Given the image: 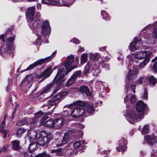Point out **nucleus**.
Masks as SVG:
<instances>
[{"mask_svg":"<svg viewBox=\"0 0 157 157\" xmlns=\"http://www.w3.org/2000/svg\"><path fill=\"white\" fill-rule=\"evenodd\" d=\"M146 106V105L141 101L137 102L136 105V109L138 112L130 109L127 113L126 118L128 122L133 123L143 118L142 114L139 112L144 111Z\"/></svg>","mask_w":157,"mask_h":157,"instance_id":"f257e3e1","label":"nucleus"},{"mask_svg":"<svg viewBox=\"0 0 157 157\" xmlns=\"http://www.w3.org/2000/svg\"><path fill=\"white\" fill-rule=\"evenodd\" d=\"M152 55V53L149 51H140L134 53H133L132 55V56H128L127 57L129 59V63L128 64L130 63V69H132V62H135L136 63H138V61L137 60H134L133 61V59L132 57H134L136 59L139 60H142L146 58H150V57Z\"/></svg>","mask_w":157,"mask_h":157,"instance_id":"f03ea898","label":"nucleus"},{"mask_svg":"<svg viewBox=\"0 0 157 157\" xmlns=\"http://www.w3.org/2000/svg\"><path fill=\"white\" fill-rule=\"evenodd\" d=\"M130 63L128 65V68L129 70V73L126 77V82L127 83L128 86L129 87L130 86L132 90L134 93H135V89L136 87L135 84L131 85L132 84V81H133V78H134L136 75H137L139 73L138 70L137 69V67L133 66L132 67L133 69H130Z\"/></svg>","mask_w":157,"mask_h":157,"instance_id":"7ed1b4c3","label":"nucleus"},{"mask_svg":"<svg viewBox=\"0 0 157 157\" xmlns=\"http://www.w3.org/2000/svg\"><path fill=\"white\" fill-rule=\"evenodd\" d=\"M50 141H52V136L51 135H46L45 131H42L39 134V136L36 140L37 144L40 145L46 146Z\"/></svg>","mask_w":157,"mask_h":157,"instance_id":"20e7f679","label":"nucleus"},{"mask_svg":"<svg viewBox=\"0 0 157 157\" xmlns=\"http://www.w3.org/2000/svg\"><path fill=\"white\" fill-rule=\"evenodd\" d=\"M70 139V135L69 133L67 132L65 133L63 139L57 138L55 140V142H53L52 144L53 147H60L65 144Z\"/></svg>","mask_w":157,"mask_h":157,"instance_id":"39448f33","label":"nucleus"},{"mask_svg":"<svg viewBox=\"0 0 157 157\" xmlns=\"http://www.w3.org/2000/svg\"><path fill=\"white\" fill-rule=\"evenodd\" d=\"M56 50L55 52H53L52 54V55L49 56L47 57L44 59H42L38 60L36 62H35L34 63L31 64L27 69L26 71L29 70L33 67H36L38 65L42 63L45 62H48L50 61L51 59H52L56 53Z\"/></svg>","mask_w":157,"mask_h":157,"instance_id":"423d86ee","label":"nucleus"},{"mask_svg":"<svg viewBox=\"0 0 157 157\" xmlns=\"http://www.w3.org/2000/svg\"><path fill=\"white\" fill-rule=\"evenodd\" d=\"M37 120L33 119L32 118H24L22 120H20L17 123L19 126H21L24 124H27L31 128H33L36 125Z\"/></svg>","mask_w":157,"mask_h":157,"instance_id":"0eeeda50","label":"nucleus"},{"mask_svg":"<svg viewBox=\"0 0 157 157\" xmlns=\"http://www.w3.org/2000/svg\"><path fill=\"white\" fill-rule=\"evenodd\" d=\"M74 60V57L73 55H70L67 57L66 61L64 64V67L66 70L65 75L76 67H72V64L73 63Z\"/></svg>","mask_w":157,"mask_h":157,"instance_id":"6e6552de","label":"nucleus"},{"mask_svg":"<svg viewBox=\"0 0 157 157\" xmlns=\"http://www.w3.org/2000/svg\"><path fill=\"white\" fill-rule=\"evenodd\" d=\"M65 71L63 68L62 67L58 69V72L53 79V82L59 85H61L63 78L65 76Z\"/></svg>","mask_w":157,"mask_h":157,"instance_id":"1a4fd4ad","label":"nucleus"},{"mask_svg":"<svg viewBox=\"0 0 157 157\" xmlns=\"http://www.w3.org/2000/svg\"><path fill=\"white\" fill-rule=\"evenodd\" d=\"M136 100V97L132 94H129L127 95L124 98V103L126 105V109L127 112L130 109L129 106L130 104L134 103Z\"/></svg>","mask_w":157,"mask_h":157,"instance_id":"9d476101","label":"nucleus"},{"mask_svg":"<svg viewBox=\"0 0 157 157\" xmlns=\"http://www.w3.org/2000/svg\"><path fill=\"white\" fill-rule=\"evenodd\" d=\"M73 110L70 114L73 117H77L83 115L85 113V109L82 107H76Z\"/></svg>","mask_w":157,"mask_h":157,"instance_id":"9b49d317","label":"nucleus"},{"mask_svg":"<svg viewBox=\"0 0 157 157\" xmlns=\"http://www.w3.org/2000/svg\"><path fill=\"white\" fill-rule=\"evenodd\" d=\"M65 94L64 92L59 93L52 99L48 101V105L52 106L56 104L59 102L60 99Z\"/></svg>","mask_w":157,"mask_h":157,"instance_id":"f8f14e48","label":"nucleus"},{"mask_svg":"<svg viewBox=\"0 0 157 157\" xmlns=\"http://www.w3.org/2000/svg\"><path fill=\"white\" fill-rule=\"evenodd\" d=\"M35 6H32L29 7L27 10V19L28 21L33 20L34 17L35 12Z\"/></svg>","mask_w":157,"mask_h":157,"instance_id":"ddd939ff","label":"nucleus"},{"mask_svg":"<svg viewBox=\"0 0 157 157\" xmlns=\"http://www.w3.org/2000/svg\"><path fill=\"white\" fill-rule=\"evenodd\" d=\"M41 30L43 33L45 35H49L51 33V28L49 22L44 21L42 24Z\"/></svg>","mask_w":157,"mask_h":157,"instance_id":"4468645a","label":"nucleus"},{"mask_svg":"<svg viewBox=\"0 0 157 157\" xmlns=\"http://www.w3.org/2000/svg\"><path fill=\"white\" fill-rule=\"evenodd\" d=\"M42 3L46 4H49L52 5H57L60 6L62 5H67L68 4L63 3V2H60L59 0H42Z\"/></svg>","mask_w":157,"mask_h":157,"instance_id":"2eb2a0df","label":"nucleus"},{"mask_svg":"<svg viewBox=\"0 0 157 157\" xmlns=\"http://www.w3.org/2000/svg\"><path fill=\"white\" fill-rule=\"evenodd\" d=\"M30 28L32 30H35L40 27L41 22L40 20H35L33 22L32 20L28 21Z\"/></svg>","mask_w":157,"mask_h":157,"instance_id":"dca6fc26","label":"nucleus"},{"mask_svg":"<svg viewBox=\"0 0 157 157\" xmlns=\"http://www.w3.org/2000/svg\"><path fill=\"white\" fill-rule=\"evenodd\" d=\"M87 104V103L86 102H85L81 101L78 100L75 101V103L71 104L70 105H65L64 108H67L69 109H73L74 108L76 105L82 107L84 106L85 107Z\"/></svg>","mask_w":157,"mask_h":157,"instance_id":"f3484780","label":"nucleus"},{"mask_svg":"<svg viewBox=\"0 0 157 157\" xmlns=\"http://www.w3.org/2000/svg\"><path fill=\"white\" fill-rule=\"evenodd\" d=\"M126 143V140L124 138H122L119 142V146L116 147L117 150L118 151L122 152L124 151L126 149L125 146Z\"/></svg>","mask_w":157,"mask_h":157,"instance_id":"a211bd4d","label":"nucleus"},{"mask_svg":"<svg viewBox=\"0 0 157 157\" xmlns=\"http://www.w3.org/2000/svg\"><path fill=\"white\" fill-rule=\"evenodd\" d=\"M14 39V36L7 38L6 40V47L8 50L12 51L14 49V47L13 44V41Z\"/></svg>","mask_w":157,"mask_h":157,"instance_id":"6ab92c4d","label":"nucleus"},{"mask_svg":"<svg viewBox=\"0 0 157 157\" xmlns=\"http://www.w3.org/2000/svg\"><path fill=\"white\" fill-rule=\"evenodd\" d=\"M81 73V71H78L75 72L71 76V78L68 80L66 83V86H69L75 82V79L77 77L79 76Z\"/></svg>","mask_w":157,"mask_h":157,"instance_id":"aec40b11","label":"nucleus"},{"mask_svg":"<svg viewBox=\"0 0 157 157\" xmlns=\"http://www.w3.org/2000/svg\"><path fill=\"white\" fill-rule=\"evenodd\" d=\"M60 117L59 118L55 119L54 121V127L56 128H60L63 124V119L61 117V116L59 115Z\"/></svg>","mask_w":157,"mask_h":157,"instance_id":"412c9836","label":"nucleus"},{"mask_svg":"<svg viewBox=\"0 0 157 157\" xmlns=\"http://www.w3.org/2000/svg\"><path fill=\"white\" fill-rule=\"evenodd\" d=\"M144 140L149 144L153 145L156 143L155 138L153 136L146 135L144 136Z\"/></svg>","mask_w":157,"mask_h":157,"instance_id":"4be33fe9","label":"nucleus"},{"mask_svg":"<svg viewBox=\"0 0 157 157\" xmlns=\"http://www.w3.org/2000/svg\"><path fill=\"white\" fill-rule=\"evenodd\" d=\"M144 140L149 144L153 145L156 143L155 138L153 136L146 135L144 136Z\"/></svg>","mask_w":157,"mask_h":157,"instance_id":"5701e85b","label":"nucleus"},{"mask_svg":"<svg viewBox=\"0 0 157 157\" xmlns=\"http://www.w3.org/2000/svg\"><path fill=\"white\" fill-rule=\"evenodd\" d=\"M36 147V144L34 142L31 143L30 144L29 147V152L28 153H25L24 155L26 157H32V154L31 153L33 152L35 149Z\"/></svg>","mask_w":157,"mask_h":157,"instance_id":"b1692460","label":"nucleus"},{"mask_svg":"<svg viewBox=\"0 0 157 157\" xmlns=\"http://www.w3.org/2000/svg\"><path fill=\"white\" fill-rule=\"evenodd\" d=\"M54 86V84L53 83H50L47 84L44 88L43 90L40 93V95H42L50 91Z\"/></svg>","mask_w":157,"mask_h":157,"instance_id":"393cba45","label":"nucleus"},{"mask_svg":"<svg viewBox=\"0 0 157 157\" xmlns=\"http://www.w3.org/2000/svg\"><path fill=\"white\" fill-rule=\"evenodd\" d=\"M79 92L81 93L82 94H86L87 96H90V95L89 88L86 86H81L79 89Z\"/></svg>","mask_w":157,"mask_h":157,"instance_id":"a878e982","label":"nucleus"},{"mask_svg":"<svg viewBox=\"0 0 157 157\" xmlns=\"http://www.w3.org/2000/svg\"><path fill=\"white\" fill-rule=\"evenodd\" d=\"M37 136V133L35 131H31L28 133L27 137L30 141H35Z\"/></svg>","mask_w":157,"mask_h":157,"instance_id":"bb28decb","label":"nucleus"},{"mask_svg":"<svg viewBox=\"0 0 157 157\" xmlns=\"http://www.w3.org/2000/svg\"><path fill=\"white\" fill-rule=\"evenodd\" d=\"M5 126V122L4 121L0 125V131L4 134L3 137L5 138L6 137L7 134L9 132V130L8 129L4 130L3 128Z\"/></svg>","mask_w":157,"mask_h":157,"instance_id":"cd10ccee","label":"nucleus"},{"mask_svg":"<svg viewBox=\"0 0 157 157\" xmlns=\"http://www.w3.org/2000/svg\"><path fill=\"white\" fill-rule=\"evenodd\" d=\"M146 78L148 79L150 85L154 86L157 83V79L153 76H147L146 77Z\"/></svg>","mask_w":157,"mask_h":157,"instance_id":"c85d7f7f","label":"nucleus"},{"mask_svg":"<svg viewBox=\"0 0 157 157\" xmlns=\"http://www.w3.org/2000/svg\"><path fill=\"white\" fill-rule=\"evenodd\" d=\"M12 146L13 149L15 150H19L21 148L20 142L17 140H15L12 142Z\"/></svg>","mask_w":157,"mask_h":157,"instance_id":"c756f323","label":"nucleus"},{"mask_svg":"<svg viewBox=\"0 0 157 157\" xmlns=\"http://www.w3.org/2000/svg\"><path fill=\"white\" fill-rule=\"evenodd\" d=\"M52 72V68L49 67L45 69L42 73V75L44 77H48L51 74Z\"/></svg>","mask_w":157,"mask_h":157,"instance_id":"7c9ffc66","label":"nucleus"},{"mask_svg":"<svg viewBox=\"0 0 157 157\" xmlns=\"http://www.w3.org/2000/svg\"><path fill=\"white\" fill-rule=\"evenodd\" d=\"M150 58H146L141 62L139 65V67L140 69L144 68L149 62Z\"/></svg>","mask_w":157,"mask_h":157,"instance_id":"2f4dec72","label":"nucleus"},{"mask_svg":"<svg viewBox=\"0 0 157 157\" xmlns=\"http://www.w3.org/2000/svg\"><path fill=\"white\" fill-rule=\"evenodd\" d=\"M88 54L84 53L83 54L81 57L80 63L82 65L85 63L87 60L88 57Z\"/></svg>","mask_w":157,"mask_h":157,"instance_id":"473e14b6","label":"nucleus"},{"mask_svg":"<svg viewBox=\"0 0 157 157\" xmlns=\"http://www.w3.org/2000/svg\"><path fill=\"white\" fill-rule=\"evenodd\" d=\"M52 153H55V155L58 156H61L63 155V152L62 151L61 149L60 148L57 150L53 149L51 151Z\"/></svg>","mask_w":157,"mask_h":157,"instance_id":"72a5a7b5","label":"nucleus"},{"mask_svg":"<svg viewBox=\"0 0 157 157\" xmlns=\"http://www.w3.org/2000/svg\"><path fill=\"white\" fill-rule=\"evenodd\" d=\"M43 114L44 113L43 112L41 111H39L36 113H35V117L33 118H32L37 120V122L36 123L37 124L39 121L38 119L40 118L43 115Z\"/></svg>","mask_w":157,"mask_h":157,"instance_id":"f704fd0d","label":"nucleus"},{"mask_svg":"<svg viewBox=\"0 0 157 157\" xmlns=\"http://www.w3.org/2000/svg\"><path fill=\"white\" fill-rule=\"evenodd\" d=\"M87 112L89 113H91L94 111V108L91 105H90L87 103L85 107Z\"/></svg>","mask_w":157,"mask_h":157,"instance_id":"c9c22d12","label":"nucleus"},{"mask_svg":"<svg viewBox=\"0 0 157 157\" xmlns=\"http://www.w3.org/2000/svg\"><path fill=\"white\" fill-rule=\"evenodd\" d=\"M26 131V129L21 128H19L17 130L16 134L17 136L20 137L21 136V134L24 133Z\"/></svg>","mask_w":157,"mask_h":157,"instance_id":"e433bc0d","label":"nucleus"},{"mask_svg":"<svg viewBox=\"0 0 157 157\" xmlns=\"http://www.w3.org/2000/svg\"><path fill=\"white\" fill-rule=\"evenodd\" d=\"M129 49L130 51H134L137 49V47L136 46V45H135V44L133 40L131 43H130L129 44Z\"/></svg>","mask_w":157,"mask_h":157,"instance_id":"4c0bfd02","label":"nucleus"},{"mask_svg":"<svg viewBox=\"0 0 157 157\" xmlns=\"http://www.w3.org/2000/svg\"><path fill=\"white\" fill-rule=\"evenodd\" d=\"M54 121L49 120L46 121L45 123V125L48 127H54Z\"/></svg>","mask_w":157,"mask_h":157,"instance_id":"58836bf2","label":"nucleus"},{"mask_svg":"<svg viewBox=\"0 0 157 157\" xmlns=\"http://www.w3.org/2000/svg\"><path fill=\"white\" fill-rule=\"evenodd\" d=\"M90 62H88L87 63L86 65L85 66L84 69L83 71V72L84 74H87L90 72Z\"/></svg>","mask_w":157,"mask_h":157,"instance_id":"ea45409f","label":"nucleus"},{"mask_svg":"<svg viewBox=\"0 0 157 157\" xmlns=\"http://www.w3.org/2000/svg\"><path fill=\"white\" fill-rule=\"evenodd\" d=\"M90 59L93 61L97 60L98 59V53H90Z\"/></svg>","mask_w":157,"mask_h":157,"instance_id":"a19ab883","label":"nucleus"},{"mask_svg":"<svg viewBox=\"0 0 157 157\" xmlns=\"http://www.w3.org/2000/svg\"><path fill=\"white\" fill-rule=\"evenodd\" d=\"M137 38V37H135L133 41L135 44V45H136L137 47V49L139 47L142 45V42L140 40H136V39Z\"/></svg>","mask_w":157,"mask_h":157,"instance_id":"79ce46f5","label":"nucleus"},{"mask_svg":"<svg viewBox=\"0 0 157 157\" xmlns=\"http://www.w3.org/2000/svg\"><path fill=\"white\" fill-rule=\"evenodd\" d=\"M75 0H59L60 2H63V3H67L68 4L67 5H62V6H68L70 5H72V2Z\"/></svg>","mask_w":157,"mask_h":157,"instance_id":"37998d69","label":"nucleus"},{"mask_svg":"<svg viewBox=\"0 0 157 157\" xmlns=\"http://www.w3.org/2000/svg\"><path fill=\"white\" fill-rule=\"evenodd\" d=\"M101 15L103 17V18L107 20L108 18V14L104 10H101Z\"/></svg>","mask_w":157,"mask_h":157,"instance_id":"c03bdc74","label":"nucleus"},{"mask_svg":"<svg viewBox=\"0 0 157 157\" xmlns=\"http://www.w3.org/2000/svg\"><path fill=\"white\" fill-rule=\"evenodd\" d=\"M73 145L74 149H77L80 146L81 142L79 141H76L73 144Z\"/></svg>","mask_w":157,"mask_h":157,"instance_id":"a18cd8bd","label":"nucleus"},{"mask_svg":"<svg viewBox=\"0 0 157 157\" xmlns=\"http://www.w3.org/2000/svg\"><path fill=\"white\" fill-rule=\"evenodd\" d=\"M35 157H50V155L49 154L44 152L37 155Z\"/></svg>","mask_w":157,"mask_h":157,"instance_id":"49530a36","label":"nucleus"},{"mask_svg":"<svg viewBox=\"0 0 157 157\" xmlns=\"http://www.w3.org/2000/svg\"><path fill=\"white\" fill-rule=\"evenodd\" d=\"M149 129V127L148 125H146L144 126L142 131V132L143 133H146L148 132Z\"/></svg>","mask_w":157,"mask_h":157,"instance_id":"de8ad7c7","label":"nucleus"},{"mask_svg":"<svg viewBox=\"0 0 157 157\" xmlns=\"http://www.w3.org/2000/svg\"><path fill=\"white\" fill-rule=\"evenodd\" d=\"M152 37L157 39V29H155L153 30L152 34Z\"/></svg>","mask_w":157,"mask_h":157,"instance_id":"09e8293b","label":"nucleus"},{"mask_svg":"<svg viewBox=\"0 0 157 157\" xmlns=\"http://www.w3.org/2000/svg\"><path fill=\"white\" fill-rule=\"evenodd\" d=\"M93 75L94 76H97L100 73V71L98 69H97L95 70H94L93 71Z\"/></svg>","mask_w":157,"mask_h":157,"instance_id":"8fccbe9b","label":"nucleus"},{"mask_svg":"<svg viewBox=\"0 0 157 157\" xmlns=\"http://www.w3.org/2000/svg\"><path fill=\"white\" fill-rule=\"evenodd\" d=\"M157 61L155 62L154 64H153V70L154 72L155 73L157 72Z\"/></svg>","mask_w":157,"mask_h":157,"instance_id":"3c124183","label":"nucleus"},{"mask_svg":"<svg viewBox=\"0 0 157 157\" xmlns=\"http://www.w3.org/2000/svg\"><path fill=\"white\" fill-rule=\"evenodd\" d=\"M143 98L147 100V92L145 89L144 92L143 96Z\"/></svg>","mask_w":157,"mask_h":157,"instance_id":"603ef678","label":"nucleus"},{"mask_svg":"<svg viewBox=\"0 0 157 157\" xmlns=\"http://www.w3.org/2000/svg\"><path fill=\"white\" fill-rule=\"evenodd\" d=\"M102 68H104L106 70L109 69V65L108 63L104 64L102 67Z\"/></svg>","mask_w":157,"mask_h":157,"instance_id":"864d4df0","label":"nucleus"},{"mask_svg":"<svg viewBox=\"0 0 157 157\" xmlns=\"http://www.w3.org/2000/svg\"><path fill=\"white\" fill-rule=\"evenodd\" d=\"M32 78V76L31 75H27L25 78V81H27L28 82L29 80L30 81L29 79H31Z\"/></svg>","mask_w":157,"mask_h":157,"instance_id":"5fc2aeb1","label":"nucleus"},{"mask_svg":"<svg viewBox=\"0 0 157 157\" xmlns=\"http://www.w3.org/2000/svg\"><path fill=\"white\" fill-rule=\"evenodd\" d=\"M72 42L76 44H78L80 42L76 38H74L73 39Z\"/></svg>","mask_w":157,"mask_h":157,"instance_id":"6e6d98bb","label":"nucleus"},{"mask_svg":"<svg viewBox=\"0 0 157 157\" xmlns=\"http://www.w3.org/2000/svg\"><path fill=\"white\" fill-rule=\"evenodd\" d=\"M143 78L141 76L138 79V81L139 83L141 84L143 82Z\"/></svg>","mask_w":157,"mask_h":157,"instance_id":"4d7b16f0","label":"nucleus"},{"mask_svg":"<svg viewBox=\"0 0 157 157\" xmlns=\"http://www.w3.org/2000/svg\"><path fill=\"white\" fill-rule=\"evenodd\" d=\"M85 50L84 48L83 47H81L80 46L79 47V49L78 51V52H81L84 51Z\"/></svg>","mask_w":157,"mask_h":157,"instance_id":"13d9d810","label":"nucleus"},{"mask_svg":"<svg viewBox=\"0 0 157 157\" xmlns=\"http://www.w3.org/2000/svg\"><path fill=\"white\" fill-rule=\"evenodd\" d=\"M38 37L37 39V43H39L40 42V41H41V38H42V37L41 36H40V35L38 34L37 35Z\"/></svg>","mask_w":157,"mask_h":157,"instance_id":"bf43d9fd","label":"nucleus"},{"mask_svg":"<svg viewBox=\"0 0 157 157\" xmlns=\"http://www.w3.org/2000/svg\"><path fill=\"white\" fill-rule=\"evenodd\" d=\"M40 13L39 12H37L35 16V17L36 18H38L40 17Z\"/></svg>","mask_w":157,"mask_h":157,"instance_id":"052dcab7","label":"nucleus"},{"mask_svg":"<svg viewBox=\"0 0 157 157\" xmlns=\"http://www.w3.org/2000/svg\"><path fill=\"white\" fill-rule=\"evenodd\" d=\"M109 152V151L107 150H104L102 152V154L103 155H107L108 154V152Z\"/></svg>","mask_w":157,"mask_h":157,"instance_id":"680f3d73","label":"nucleus"},{"mask_svg":"<svg viewBox=\"0 0 157 157\" xmlns=\"http://www.w3.org/2000/svg\"><path fill=\"white\" fill-rule=\"evenodd\" d=\"M7 147H8V146H6L2 148V149H1L2 151H6L7 150Z\"/></svg>","mask_w":157,"mask_h":157,"instance_id":"e2e57ef3","label":"nucleus"},{"mask_svg":"<svg viewBox=\"0 0 157 157\" xmlns=\"http://www.w3.org/2000/svg\"><path fill=\"white\" fill-rule=\"evenodd\" d=\"M4 34H2L0 36V40H1L2 41H4Z\"/></svg>","mask_w":157,"mask_h":157,"instance_id":"0e129e2a","label":"nucleus"},{"mask_svg":"<svg viewBox=\"0 0 157 157\" xmlns=\"http://www.w3.org/2000/svg\"><path fill=\"white\" fill-rule=\"evenodd\" d=\"M157 60V56L155 57L154 59H152V62H155V61Z\"/></svg>","mask_w":157,"mask_h":157,"instance_id":"69168bd1","label":"nucleus"},{"mask_svg":"<svg viewBox=\"0 0 157 157\" xmlns=\"http://www.w3.org/2000/svg\"><path fill=\"white\" fill-rule=\"evenodd\" d=\"M78 125L80 128H82L84 127L83 125L81 124H79Z\"/></svg>","mask_w":157,"mask_h":157,"instance_id":"338daca9","label":"nucleus"},{"mask_svg":"<svg viewBox=\"0 0 157 157\" xmlns=\"http://www.w3.org/2000/svg\"><path fill=\"white\" fill-rule=\"evenodd\" d=\"M76 64H78L79 62V59L78 58H75Z\"/></svg>","mask_w":157,"mask_h":157,"instance_id":"774afa93","label":"nucleus"}]
</instances>
